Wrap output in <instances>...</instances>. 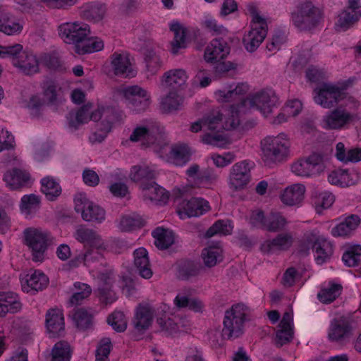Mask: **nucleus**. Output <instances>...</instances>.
Instances as JSON below:
<instances>
[{
	"instance_id": "1",
	"label": "nucleus",
	"mask_w": 361,
	"mask_h": 361,
	"mask_svg": "<svg viewBox=\"0 0 361 361\" xmlns=\"http://www.w3.org/2000/svg\"><path fill=\"white\" fill-rule=\"evenodd\" d=\"M67 119L68 127L73 130L79 128L90 121H97L102 119L100 133H94L90 137L91 142H99L106 137L113 124L117 121L118 116L111 108L103 106L94 107L92 103H87L75 112L70 113Z\"/></svg>"
},
{
	"instance_id": "2",
	"label": "nucleus",
	"mask_w": 361,
	"mask_h": 361,
	"mask_svg": "<svg viewBox=\"0 0 361 361\" xmlns=\"http://www.w3.org/2000/svg\"><path fill=\"white\" fill-rule=\"evenodd\" d=\"M291 142L285 133L268 135L260 142L262 159L266 164L282 163L290 157Z\"/></svg>"
},
{
	"instance_id": "3",
	"label": "nucleus",
	"mask_w": 361,
	"mask_h": 361,
	"mask_svg": "<svg viewBox=\"0 0 361 361\" xmlns=\"http://www.w3.org/2000/svg\"><path fill=\"white\" fill-rule=\"evenodd\" d=\"M132 142H140L142 145L153 147L159 157H164L168 149L166 139L163 131L156 123L152 121L137 126L130 135Z\"/></svg>"
},
{
	"instance_id": "4",
	"label": "nucleus",
	"mask_w": 361,
	"mask_h": 361,
	"mask_svg": "<svg viewBox=\"0 0 361 361\" xmlns=\"http://www.w3.org/2000/svg\"><path fill=\"white\" fill-rule=\"evenodd\" d=\"M348 101L351 103L348 109L347 108L348 105L345 104L344 106L335 108L322 116L321 126L323 129L339 130L347 128L356 120L357 115L355 111L357 109L359 104L353 98H350Z\"/></svg>"
},
{
	"instance_id": "5",
	"label": "nucleus",
	"mask_w": 361,
	"mask_h": 361,
	"mask_svg": "<svg viewBox=\"0 0 361 361\" xmlns=\"http://www.w3.org/2000/svg\"><path fill=\"white\" fill-rule=\"evenodd\" d=\"M311 247L315 251V260L319 264L326 262L333 254L332 244L317 230L309 231L304 234L298 252L306 255Z\"/></svg>"
},
{
	"instance_id": "6",
	"label": "nucleus",
	"mask_w": 361,
	"mask_h": 361,
	"mask_svg": "<svg viewBox=\"0 0 361 361\" xmlns=\"http://www.w3.org/2000/svg\"><path fill=\"white\" fill-rule=\"evenodd\" d=\"M248 314L249 308L243 303L235 304L227 310L223 321V336L228 338L241 336Z\"/></svg>"
},
{
	"instance_id": "7",
	"label": "nucleus",
	"mask_w": 361,
	"mask_h": 361,
	"mask_svg": "<svg viewBox=\"0 0 361 361\" xmlns=\"http://www.w3.org/2000/svg\"><path fill=\"white\" fill-rule=\"evenodd\" d=\"M204 119L206 130L211 133L202 135L201 136L202 142L204 144L220 148H224L229 145L230 142L226 136L216 133L223 130V112L219 109L212 110L204 116Z\"/></svg>"
},
{
	"instance_id": "8",
	"label": "nucleus",
	"mask_w": 361,
	"mask_h": 361,
	"mask_svg": "<svg viewBox=\"0 0 361 361\" xmlns=\"http://www.w3.org/2000/svg\"><path fill=\"white\" fill-rule=\"evenodd\" d=\"M322 19L320 9L310 1L301 2L291 13V22L300 31H309L315 28Z\"/></svg>"
},
{
	"instance_id": "9",
	"label": "nucleus",
	"mask_w": 361,
	"mask_h": 361,
	"mask_svg": "<svg viewBox=\"0 0 361 361\" xmlns=\"http://www.w3.org/2000/svg\"><path fill=\"white\" fill-rule=\"evenodd\" d=\"M41 88L42 97L40 95L32 97L30 101V106L37 109L47 105L55 111L62 109L64 99L61 87L55 81L47 80L41 84Z\"/></svg>"
},
{
	"instance_id": "10",
	"label": "nucleus",
	"mask_w": 361,
	"mask_h": 361,
	"mask_svg": "<svg viewBox=\"0 0 361 361\" xmlns=\"http://www.w3.org/2000/svg\"><path fill=\"white\" fill-rule=\"evenodd\" d=\"M24 243L32 253V260L41 262L50 241L49 232L39 228L30 227L23 231Z\"/></svg>"
},
{
	"instance_id": "11",
	"label": "nucleus",
	"mask_w": 361,
	"mask_h": 361,
	"mask_svg": "<svg viewBox=\"0 0 361 361\" xmlns=\"http://www.w3.org/2000/svg\"><path fill=\"white\" fill-rule=\"evenodd\" d=\"M278 105L279 98L271 88L260 90L241 102L242 106H245L247 109L256 108L264 117L271 116Z\"/></svg>"
},
{
	"instance_id": "12",
	"label": "nucleus",
	"mask_w": 361,
	"mask_h": 361,
	"mask_svg": "<svg viewBox=\"0 0 361 361\" xmlns=\"http://www.w3.org/2000/svg\"><path fill=\"white\" fill-rule=\"evenodd\" d=\"M345 98L344 89L331 82H323L314 90V102L324 109H331Z\"/></svg>"
},
{
	"instance_id": "13",
	"label": "nucleus",
	"mask_w": 361,
	"mask_h": 361,
	"mask_svg": "<svg viewBox=\"0 0 361 361\" xmlns=\"http://www.w3.org/2000/svg\"><path fill=\"white\" fill-rule=\"evenodd\" d=\"M58 30L63 42L74 45L75 50L90 35V26L78 21L63 23L59 26Z\"/></svg>"
},
{
	"instance_id": "14",
	"label": "nucleus",
	"mask_w": 361,
	"mask_h": 361,
	"mask_svg": "<svg viewBox=\"0 0 361 361\" xmlns=\"http://www.w3.org/2000/svg\"><path fill=\"white\" fill-rule=\"evenodd\" d=\"M326 169L323 157L319 154H312L300 159L291 165V171L298 176L312 177L319 175Z\"/></svg>"
},
{
	"instance_id": "15",
	"label": "nucleus",
	"mask_w": 361,
	"mask_h": 361,
	"mask_svg": "<svg viewBox=\"0 0 361 361\" xmlns=\"http://www.w3.org/2000/svg\"><path fill=\"white\" fill-rule=\"evenodd\" d=\"M75 209L81 213L85 221L101 224L106 218V212L99 205L90 201L85 194H78L74 199Z\"/></svg>"
},
{
	"instance_id": "16",
	"label": "nucleus",
	"mask_w": 361,
	"mask_h": 361,
	"mask_svg": "<svg viewBox=\"0 0 361 361\" xmlns=\"http://www.w3.org/2000/svg\"><path fill=\"white\" fill-rule=\"evenodd\" d=\"M267 32V25L264 19L258 14L252 16L251 30L244 35L243 43L250 52L255 51L264 41Z\"/></svg>"
},
{
	"instance_id": "17",
	"label": "nucleus",
	"mask_w": 361,
	"mask_h": 361,
	"mask_svg": "<svg viewBox=\"0 0 361 361\" xmlns=\"http://www.w3.org/2000/svg\"><path fill=\"white\" fill-rule=\"evenodd\" d=\"M121 93L127 105L133 111H145L150 103V94L139 85H132L121 89Z\"/></svg>"
},
{
	"instance_id": "18",
	"label": "nucleus",
	"mask_w": 361,
	"mask_h": 361,
	"mask_svg": "<svg viewBox=\"0 0 361 361\" xmlns=\"http://www.w3.org/2000/svg\"><path fill=\"white\" fill-rule=\"evenodd\" d=\"M252 162L248 160L238 161L230 169L228 185L234 190H241L250 181Z\"/></svg>"
},
{
	"instance_id": "19",
	"label": "nucleus",
	"mask_w": 361,
	"mask_h": 361,
	"mask_svg": "<svg viewBox=\"0 0 361 361\" xmlns=\"http://www.w3.org/2000/svg\"><path fill=\"white\" fill-rule=\"evenodd\" d=\"M306 191V187L303 183H293L279 192V199L285 207L299 208L304 203Z\"/></svg>"
},
{
	"instance_id": "20",
	"label": "nucleus",
	"mask_w": 361,
	"mask_h": 361,
	"mask_svg": "<svg viewBox=\"0 0 361 361\" xmlns=\"http://www.w3.org/2000/svg\"><path fill=\"white\" fill-rule=\"evenodd\" d=\"M249 90V86L246 83L230 85L223 90H218L214 92L216 100L219 103L236 102L233 105L236 107H243L241 102L245 100L243 96Z\"/></svg>"
},
{
	"instance_id": "21",
	"label": "nucleus",
	"mask_w": 361,
	"mask_h": 361,
	"mask_svg": "<svg viewBox=\"0 0 361 361\" xmlns=\"http://www.w3.org/2000/svg\"><path fill=\"white\" fill-rule=\"evenodd\" d=\"M361 17L360 0H348V6L338 16L336 29L345 31L355 24Z\"/></svg>"
},
{
	"instance_id": "22",
	"label": "nucleus",
	"mask_w": 361,
	"mask_h": 361,
	"mask_svg": "<svg viewBox=\"0 0 361 361\" xmlns=\"http://www.w3.org/2000/svg\"><path fill=\"white\" fill-rule=\"evenodd\" d=\"M210 209L209 202L202 197H192L188 200H183L178 209L180 219L198 217Z\"/></svg>"
},
{
	"instance_id": "23",
	"label": "nucleus",
	"mask_w": 361,
	"mask_h": 361,
	"mask_svg": "<svg viewBox=\"0 0 361 361\" xmlns=\"http://www.w3.org/2000/svg\"><path fill=\"white\" fill-rule=\"evenodd\" d=\"M295 238L291 232H283L274 238L267 240L261 245L260 250L267 254L288 250L294 244Z\"/></svg>"
},
{
	"instance_id": "24",
	"label": "nucleus",
	"mask_w": 361,
	"mask_h": 361,
	"mask_svg": "<svg viewBox=\"0 0 361 361\" xmlns=\"http://www.w3.org/2000/svg\"><path fill=\"white\" fill-rule=\"evenodd\" d=\"M74 237L85 246L99 250H105L108 247L106 242L97 231L83 226H80L76 229Z\"/></svg>"
},
{
	"instance_id": "25",
	"label": "nucleus",
	"mask_w": 361,
	"mask_h": 361,
	"mask_svg": "<svg viewBox=\"0 0 361 361\" xmlns=\"http://www.w3.org/2000/svg\"><path fill=\"white\" fill-rule=\"evenodd\" d=\"M20 283L24 292L35 293L47 286L49 279L43 272L35 270L21 276Z\"/></svg>"
},
{
	"instance_id": "26",
	"label": "nucleus",
	"mask_w": 361,
	"mask_h": 361,
	"mask_svg": "<svg viewBox=\"0 0 361 361\" xmlns=\"http://www.w3.org/2000/svg\"><path fill=\"white\" fill-rule=\"evenodd\" d=\"M189 75L183 68H173L166 71L160 79L161 85L171 90H180L187 85Z\"/></svg>"
},
{
	"instance_id": "27",
	"label": "nucleus",
	"mask_w": 361,
	"mask_h": 361,
	"mask_svg": "<svg viewBox=\"0 0 361 361\" xmlns=\"http://www.w3.org/2000/svg\"><path fill=\"white\" fill-rule=\"evenodd\" d=\"M229 52L230 48L226 42L215 38L206 47L204 59L207 63H215L226 58Z\"/></svg>"
},
{
	"instance_id": "28",
	"label": "nucleus",
	"mask_w": 361,
	"mask_h": 361,
	"mask_svg": "<svg viewBox=\"0 0 361 361\" xmlns=\"http://www.w3.org/2000/svg\"><path fill=\"white\" fill-rule=\"evenodd\" d=\"M111 66L116 75L133 77L135 75L133 60L126 52H115L111 57Z\"/></svg>"
},
{
	"instance_id": "29",
	"label": "nucleus",
	"mask_w": 361,
	"mask_h": 361,
	"mask_svg": "<svg viewBox=\"0 0 361 361\" xmlns=\"http://www.w3.org/2000/svg\"><path fill=\"white\" fill-rule=\"evenodd\" d=\"M45 325L50 336H62L65 330L63 310L58 307L51 308L45 314Z\"/></svg>"
},
{
	"instance_id": "30",
	"label": "nucleus",
	"mask_w": 361,
	"mask_h": 361,
	"mask_svg": "<svg viewBox=\"0 0 361 361\" xmlns=\"http://www.w3.org/2000/svg\"><path fill=\"white\" fill-rule=\"evenodd\" d=\"M24 26L22 20L16 16L8 9L0 6V32L7 35L20 34Z\"/></svg>"
},
{
	"instance_id": "31",
	"label": "nucleus",
	"mask_w": 361,
	"mask_h": 361,
	"mask_svg": "<svg viewBox=\"0 0 361 361\" xmlns=\"http://www.w3.org/2000/svg\"><path fill=\"white\" fill-rule=\"evenodd\" d=\"M142 195L145 201L157 205H164L169 200V192L154 182L142 185Z\"/></svg>"
},
{
	"instance_id": "32",
	"label": "nucleus",
	"mask_w": 361,
	"mask_h": 361,
	"mask_svg": "<svg viewBox=\"0 0 361 361\" xmlns=\"http://www.w3.org/2000/svg\"><path fill=\"white\" fill-rule=\"evenodd\" d=\"M157 175V170L154 165H135L130 169L129 178L138 183L142 190V185H148Z\"/></svg>"
},
{
	"instance_id": "33",
	"label": "nucleus",
	"mask_w": 361,
	"mask_h": 361,
	"mask_svg": "<svg viewBox=\"0 0 361 361\" xmlns=\"http://www.w3.org/2000/svg\"><path fill=\"white\" fill-rule=\"evenodd\" d=\"M40 61L30 51H23L19 59H15L13 66L25 75H33L39 71Z\"/></svg>"
},
{
	"instance_id": "34",
	"label": "nucleus",
	"mask_w": 361,
	"mask_h": 361,
	"mask_svg": "<svg viewBox=\"0 0 361 361\" xmlns=\"http://www.w3.org/2000/svg\"><path fill=\"white\" fill-rule=\"evenodd\" d=\"M168 149L164 157L167 161H171L176 165L181 166L186 164L190 159L192 151L190 147L185 143H177L171 147L166 142Z\"/></svg>"
},
{
	"instance_id": "35",
	"label": "nucleus",
	"mask_w": 361,
	"mask_h": 361,
	"mask_svg": "<svg viewBox=\"0 0 361 361\" xmlns=\"http://www.w3.org/2000/svg\"><path fill=\"white\" fill-rule=\"evenodd\" d=\"M97 279L100 282L98 288V297L99 300L105 304H111L117 299L116 293L111 289L112 283V272L110 270L99 273Z\"/></svg>"
},
{
	"instance_id": "36",
	"label": "nucleus",
	"mask_w": 361,
	"mask_h": 361,
	"mask_svg": "<svg viewBox=\"0 0 361 361\" xmlns=\"http://www.w3.org/2000/svg\"><path fill=\"white\" fill-rule=\"evenodd\" d=\"M4 180L11 190L27 187L32 183L30 173L18 169L6 172L4 176Z\"/></svg>"
},
{
	"instance_id": "37",
	"label": "nucleus",
	"mask_w": 361,
	"mask_h": 361,
	"mask_svg": "<svg viewBox=\"0 0 361 361\" xmlns=\"http://www.w3.org/2000/svg\"><path fill=\"white\" fill-rule=\"evenodd\" d=\"M359 180V173L355 171L338 169L331 171L328 176V180L331 184L342 187L353 185Z\"/></svg>"
},
{
	"instance_id": "38",
	"label": "nucleus",
	"mask_w": 361,
	"mask_h": 361,
	"mask_svg": "<svg viewBox=\"0 0 361 361\" xmlns=\"http://www.w3.org/2000/svg\"><path fill=\"white\" fill-rule=\"evenodd\" d=\"M22 303L17 294L13 292H0V317L7 314H15L20 311Z\"/></svg>"
},
{
	"instance_id": "39",
	"label": "nucleus",
	"mask_w": 361,
	"mask_h": 361,
	"mask_svg": "<svg viewBox=\"0 0 361 361\" xmlns=\"http://www.w3.org/2000/svg\"><path fill=\"white\" fill-rule=\"evenodd\" d=\"M133 264L138 274L144 279H150L153 272L151 268L148 252L139 247L133 252Z\"/></svg>"
},
{
	"instance_id": "40",
	"label": "nucleus",
	"mask_w": 361,
	"mask_h": 361,
	"mask_svg": "<svg viewBox=\"0 0 361 361\" xmlns=\"http://www.w3.org/2000/svg\"><path fill=\"white\" fill-rule=\"evenodd\" d=\"M153 311L149 305H140L135 311L133 319V326L138 333H142L147 330L152 324Z\"/></svg>"
},
{
	"instance_id": "41",
	"label": "nucleus",
	"mask_w": 361,
	"mask_h": 361,
	"mask_svg": "<svg viewBox=\"0 0 361 361\" xmlns=\"http://www.w3.org/2000/svg\"><path fill=\"white\" fill-rule=\"evenodd\" d=\"M360 219L358 216L352 214L345 217L341 222L335 226L331 231L334 237L346 238L350 236L358 227Z\"/></svg>"
},
{
	"instance_id": "42",
	"label": "nucleus",
	"mask_w": 361,
	"mask_h": 361,
	"mask_svg": "<svg viewBox=\"0 0 361 361\" xmlns=\"http://www.w3.org/2000/svg\"><path fill=\"white\" fill-rule=\"evenodd\" d=\"M201 258L205 267H214L224 260V250L219 243L210 245L202 250Z\"/></svg>"
},
{
	"instance_id": "43",
	"label": "nucleus",
	"mask_w": 361,
	"mask_h": 361,
	"mask_svg": "<svg viewBox=\"0 0 361 361\" xmlns=\"http://www.w3.org/2000/svg\"><path fill=\"white\" fill-rule=\"evenodd\" d=\"M170 30L174 35L171 42V52L176 55L186 47V28L178 21H173L170 23Z\"/></svg>"
},
{
	"instance_id": "44",
	"label": "nucleus",
	"mask_w": 361,
	"mask_h": 361,
	"mask_svg": "<svg viewBox=\"0 0 361 361\" xmlns=\"http://www.w3.org/2000/svg\"><path fill=\"white\" fill-rule=\"evenodd\" d=\"M247 110L246 107H236L235 105H231L229 108L224 109V119H222L223 130L236 129L240 124V114Z\"/></svg>"
},
{
	"instance_id": "45",
	"label": "nucleus",
	"mask_w": 361,
	"mask_h": 361,
	"mask_svg": "<svg viewBox=\"0 0 361 361\" xmlns=\"http://www.w3.org/2000/svg\"><path fill=\"white\" fill-rule=\"evenodd\" d=\"M353 329L351 324L343 317L334 319L330 324L329 338L349 337L352 335Z\"/></svg>"
},
{
	"instance_id": "46",
	"label": "nucleus",
	"mask_w": 361,
	"mask_h": 361,
	"mask_svg": "<svg viewBox=\"0 0 361 361\" xmlns=\"http://www.w3.org/2000/svg\"><path fill=\"white\" fill-rule=\"evenodd\" d=\"M94 312L90 308L80 307L73 311L72 319L80 330H87L93 324Z\"/></svg>"
},
{
	"instance_id": "47",
	"label": "nucleus",
	"mask_w": 361,
	"mask_h": 361,
	"mask_svg": "<svg viewBox=\"0 0 361 361\" xmlns=\"http://www.w3.org/2000/svg\"><path fill=\"white\" fill-rule=\"evenodd\" d=\"M80 11L87 20L98 22L104 18L106 13V7L104 4L99 2H88L80 7Z\"/></svg>"
},
{
	"instance_id": "48",
	"label": "nucleus",
	"mask_w": 361,
	"mask_h": 361,
	"mask_svg": "<svg viewBox=\"0 0 361 361\" xmlns=\"http://www.w3.org/2000/svg\"><path fill=\"white\" fill-rule=\"evenodd\" d=\"M73 348L66 340H60L53 346L50 361H71Z\"/></svg>"
},
{
	"instance_id": "49",
	"label": "nucleus",
	"mask_w": 361,
	"mask_h": 361,
	"mask_svg": "<svg viewBox=\"0 0 361 361\" xmlns=\"http://www.w3.org/2000/svg\"><path fill=\"white\" fill-rule=\"evenodd\" d=\"M342 289L341 284L330 282L322 288L317 293V298L322 303H331L341 294Z\"/></svg>"
},
{
	"instance_id": "50",
	"label": "nucleus",
	"mask_w": 361,
	"mask_h": 361,
	"mask_svg": "<svg viewBox=\"0 0 361 361\" xmlns=\"http://www.w3.org/2000/svg\"><path fill=\"white\" fill-rule=\"evenodd\" d=\"M152 235L155 245L160 250H166L174 243V234L169 229L158 227L152 231Z\"/></svg>"
},
{
	"instance_id": "51",
	"label": "nucleus",
	"mask_w": 361,
	"mask_h": 361,
	"mask_svg": "<svg viewBox=\"0 0 361 361\" xmlns=\"http://www.w3.org/2000/svg\"><path fill=\"white\" fill-rule=\"evenodd\" d=\"M41 185V190L49 200L53 201L61 194L62 189L60 184L51 176L42 178Z\"/></svg>"
},
{
	"instance_id": "52",
	"label": "nucleus",
	"mask_w": 361,
	"mask_h": 361,
	"mask_svg": "<svg viewBox=\"0 0 361 361\" xmlns=\"http://www.w3.org/2000/svg\"><path fill=\"white\" fill-rule=\"evenodd\" d=\"M104 44L102 39L99 37H89L83 40L82 43L77 46L75 51L78 54H86L99 51L103 49Z\"/></svg>"
},
{
	"instance_id": "53",
	"label": "nucleus",
	"mask_w": 361,
	"mask_h": 361,
	"mask_svg": "<svg viewBox=\"0 0 361 361\" xmlns=\"http://www.w3.org/2000/svg\"><path fill=\"white\" fill-rule=\"evenodd\" d=\"M288 224L286 218L279 212H271L267 215L264 229L270 232H277L283 229Z\"/></svg>"
},
{
	"instance_id": "54",
	"label": "nucleus",
	"mask_w": 361,
	"mask_h": 361,
	"mask_svg": "<svg viewBox=\"0 0 361 361\" xmlns=\"http://www.w3.org/2000/svg\"><path fill=\"white\" fill-rule=\"evenodd\" d=\"M183 97L178 90H173L161 99V104L165 111L171 112L178 110L183 104Z\"/></svg>"
},
{
	"instance_id": "55",
	"label": "nucleus",
	"mask_w": 361,
	"mask_h": 361,
	"mask_svg": "<svg viewBox=\"0 0 361 361\" xmlns=\"http://www.w3.org/2000/svg\"><path fill=\"white\" fill-rule=\"evenodd\" d=\"M75 292L73 294L69 300L71 305H78L82 302L88 298L92 293V288L87 283L75 282L74 283Z\"/></svg>"
},
{
	"instance_id": "56",
	"label": "nucleus",
	"mask_w": 361,
	"mask_h": 361,
	"mask_svg": "<svg viewBox=\"0 0 361 361\" xmlns=\"http://www.w3.org/2000/svg\"><path fill=\"white\" fill-rule=\"evenodd\" d=\"M143 224V220L138 214H130L121 218L118 228L122 231H130L142 227Z\"/></svg>"
},
{
	"instance_id": "57",
	"label": "nucleus",
	"mask_w": 361,
	"mask_h": 361,
	"mask_svg": "<svg viewBox=\"0 0 361 361\" xmlns=\"http://www.w3.org/2000/svg\"><path fill=\"white\" fill-rule=\"evenodd\" d=\"M39 198L34 195H24L21 199L20 210L27 216L35 212L39 207Z\"/></svg>"
},
{
	"instance_id": "58",
	"label": "nucleus",
	"mask_w": 361,
	"mask_h": 361,
	"mask_svg": "<svg viewBox=\"0 0 361 361\" xmlns=\"http://www.w3.org/2000/svg\"><path fill=\"white\" fill-rule=\"evenodd\" d=\"M201 25L212 35H226L228 32L223 25L218 23L216 20L209 16L204 17Z\"/></svg>"
},
{
	"instance_id": "59",
	"label": "nucleus",
	"mask_w": 361,
	"mask_h": 361,
	"mask_svg": "<svg viewBox=\"0 0 361 361\" xmlns=\"http://www.w3.org/2000/svg\"><path fill=\"white\" fill-rule=\"evenodd\" d=\"M233 226L228 220H219L216 221L206 232V236L209 238L216 234L229 235L231 233Z\"/></svg>"
},
{
	"instance_id": "60",
	"label": "nucleus",
	"mask_w": 361,
	"mask_h": 361,
	"mask_svg": "<svg viewBox=\"0 0 361 361\" xmlns=\"http://www.w3.org/2000/svg\"><path fill=\"white\" fill-rule=\"evenodd\" d=\"M280 328L281 329L277 334L278 338H291L293 336V315L291 313H284L280 323Z\"/></svg>"
},
{
	"instance_id": "61",
	"label": "nucleus",
	"mask_w": 361,
	"mask_h": 361,
	"mask_svg": "<svg viewBox=\"0 0 361 361\" xmlns=\"http://www.w3.org/2000/svg\"><path fill=\"white\" fill-rule=\"evenodd\" d=\"M361 257V245H353L348 247L343 255V261L348 267H355Z\"/></svg>"
},
{
	"instance_id": "62",
	"label": "nucleus",
	"mask_w": 361,
	"mask_h": 361,
	"mask_svg": "<svg viewBox=\"0 0 361 361\" xmlns=\"http://www.w3.org/2000/svg\"><path fill=\"white\" fill-rule=\"evenodd\" d=\"M107 322L118 332H123L127 328V319L121 311H115L111 314L107 318Z\"/></svg>"
},
{
	"instance_id": "63",
	"label": "nucleus",
	"mask_w": 361,
	"mask_h": 361,
	"mask_svg": "<svg viewBox=\"0 0 361 361\" xmlns=\"http://www.w3.org/2000/svg\"><path fill=\"white\" fill-rule=\"evenodd\" d=\"M335 201L334 195L328 191L317 192L314 204L318 210L329 208Z\"/></svg>"
},
{
	"instance_id": "64",
	"label": "nucleus",
	"mask_w": 361,
	"mask_h": 361,
	"mask_svg": "<svg viewBox=\"0 0 361 361\" xmlns=\"http://www.w3.org/2000/svg\"><path fill=\"white\" fill-rule=\"evenodd\" d=\"M112 349L110 340H102L97 347L95 351V361H109V355Z\"/></svg>"
}]
</instances>
